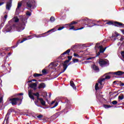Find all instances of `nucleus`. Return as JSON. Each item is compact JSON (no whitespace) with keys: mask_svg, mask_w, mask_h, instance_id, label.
<instances>
[{"mask_svg":"<svg viewBox=\"0 0 124 124\" xmlns=\"http://www.w3.org/2000/svg\"><path fill=\"white\" fill-rule=\"evenodd\" d=\"M28 95L31 99H32V100H34V96L33 95L36 96L37 100L40 101L41 104H42V105H43V106H45V101L43 100V98H39V96H40V94H39V93L38 92H37L36 93H33L32 90H30L28 91Z\"/></svg>","mask_w":124,"mask_h":124,"instance_id":"f257e3e1","label":"nucleus"},{"mask_svg":"<svg viewBox=\"0 0 124 124\" xmlns=\"http://www.w3.org/2000/svg\"><path fill=\"white\" fill-rule=\"evenodd\" d=\"M92 68L95 71H99V68H98V66H97L94 64H93L92 66Z\"/></svg>","mask_w":124,"mask_h":124,"instance_id":"2eb2a0df","label":"nucleus"},{"mask_svg":"<svg viewBox=\"0 0 124 124\" xmlns=\"http://www.w3.org/2000/svg\"><path fill=\"white\" fill-rule=\"evenodd\" d=\"M2 25V24H1V26Z\"/></svg>","mask_w":124,"mask_h":124,"instance_id":"774afa93","label":"nucleus"},{"mask_svg":"<svg viewBox=\"0 0 124 124\" xmlns=\"http://www.w3.org/2000/svg\"><path fill=\"white\" fill-rule=\"evenodd\" d=\"M8 55L9 56H10V55H11V53H9L8 54Z\"/></svg>","mask_w":124,"mask_h":124,"instance_id":"13d9d810","label":"nucleus"},{"mask_svg":"<svg viewBox=\"0 0 124 124\" xmlns=\"http://www.w3.org/2000/svg\"><path fill=\"white\" fill-rule=\"evenodd\" d=\"M70 53V49H69L67 50L66 51L64 52L63 53H62L60 56H59V59H62V58L64 57V55L66 54H69Z\"/></svg>","mask_w":124,"mask_h":124,"instance_id":"9d476101","label":"nucleus"},{"mask_svg":"<svg viewBox=\"0 0 124 124\" xmlns=\"http://www.w3.org/2000/svg\"><path fill=\"white\" fill-rule=\"evenodd\" d=\"M31 82H32V80H29V81H28V83H31Z\"/></svg>","mask_w":124,"mask_h":124,"instance_id":"603ef678","label":"nucleus"},{"mask_svg":"<svg viewBox=\"0 0 124 124\" xmlns=\"http://www.w3.org/2000/svg\"><path fill=\"white\" fill-rule=\"evenodd\" d=\"M26 21H27V19H26V18H23L22 19V21L23 22H26Z\"/></svg>","mask_w":124,"mask_h":124,"instance_id":"c03bdc74","label":"nucleus"},{"mask_svg":"<svg viewBox=\"0 0 124 124\" xmlns=\"http://www.w3.org/2000/svg\"><path fill=\"white\" fill-rule=\"evenodd\" d=\"M46 87V85L45 84V83H41L39 84L38 88L39 89H44V88H45Z\"/></svg>","mask_w":124,"mask_h":124,"instance_id":"dca6fc26","label":"nucleus"},{"mask_svg":"<svg viewBox=\"0 0 124 124\" xmlns=\"http://www.w3.org/2000/svg\"><path fill=\"white\" fill-rule=\"evenodd\" d=\"M120 41H123L124 40V36H122L120 39Z\"/></svg>","mask_w":124,"mask_h":124,"instance_id":"4c0bfd02","label":"nucleus"},{"mask_svg":"<svg viewBox=\"0 0 124 124\" xmlns=\"http://www.w3.org/2000/svg\"><path fill=\"white\" fill-rule=\"evenodd\" d=\"M87 60L88 61H89V60H92V58H88L87 59Z\"/></svg>","mask_w":124,"mask_h":124,"instance_id":"5fc2aeb1","label":"nucleus"},{"mask_svg":"<svg viewBox=\"0 0 124 124\" xmlns=\"http://www.w3.org/2000/svg\"><path fill=\"white\" fill-rule=\"evenodd\" d=\"M1 28H2V26L0 27V29H1Z\"/></svg>","mask_w":124,"mask_h":124,"instance_id":"e2e57ef3","label":"nucleus"},{"mask_svg":"<svg viewBox=\"0 0 124 124\" xmlns=\"http://www.w3.org/2000/svg\"><path fill=\"white\" fill-rule=\"evenodd\" d=\"M51 93H49V97H51Z\"/></svg>","mask_w":124,"mask_h":124,"instance_id":"6e6d98bb","label":"nucleus"},{"mask_svg":"<svg viewBox=\"0 0 124 124\" xmlns=\"http://www.w3.org/2000/svg\"><path fill=\"white\" fill-rule=\"evenodd\" d=\"M3 3H4V2H0V6L1 5H2V4H3Z\"/></svg>","mask_w":124,"mask_h":124,"instance_id":"09e8293b","label":"nucleus"},{"mask_svg":"<svg viewBox=\"0 0 124 124\" xmlns=\"http://www.w3.org/2000/svg\"><path fill=\"white\" fill-rule=\"evenodd\" d=\"M54 30H55V29H52L47 31L46 32L43 33L42 34H39V35L34 34L33 36H34L35 37H36L37 38H39V37H44L45 36H47V35H48L47 33H48V32H51V31H53V32L55 31H54Z\"/></svg>","mask_w":124,"mask_h":124,"instance_id":"423d86ee","label":"nucleus"},{"mask_svg":"<svg viewBox=\"0 0 124 124\" xmlns=\"http://www.w3.org/2000/svg\"><path fill=\"white\" fill-rule=\"evenodd\" d=\"M103 81H105V78H103L99 79L98 80V83H99L101 85H102V82H103Z\"/></svg>","mask_w":124,"mask_h":124,"instance_id":"412c9836","label":"nucleus"},{"mask_svg":"<svg viewBox=\"0 0 124 124\" xmlns=\"http://www.w3.org/2000/svg\"><path fill=\"white\" fill-rule=\"evenodd\" d=\"M58 102L55 103L54 106L51 108V109H53V108H55V107H57V106H58Z\"/></svg>","mask_w":124,"mask_h":124,"instance_id":"72a5a7b5","label":"nucleus"},{"mask_svg":"<svg viewBox=\"0 0 124 124\" xmlns=\"http://www.w3.org/2000/svg\"><path fill=\"white\" fill-rule=\"evenodd\" d=\"M111 78V77L110 76H106L105 78H104L105 80H106V79H109Z\"/></svg>","mask_w":124,"mask_h":124,"instance_id":"c9c22d12","label":"nucleus"},{"mask_svg":"<svg viewBox=\"0 0 124 124\" xmlns=\"http://www.w3.org/2000/svg\"><path fill=\"white\" fill-rule=\"evenodd\" d=\"M94 26H96V24L94 23Z\"/></svg>","mask_w":124,"mask_h":124,"instance_id":"052dcab7","label":"nucleus"},{"mask_svg":"<svg viewBox=\"0 0 124 124\" xmlns=\"http://www.w3.org/2000/svg\"><path fill=\"white\" fill-rule=\"evenodd\" d=\"M14 19H15V23H18V22H19V18H18V17L15 16L14 17Z\"/></svg>","mask_w":124,"mask_h":124,"instance_id":"cd10ccee","label":"nucleus"},{"mask_svg":"<svg viewBox=\"0 0 124 124\" xmlns=\"http://www.w3.org/2000/svg\"><path fill=\"white\" fill-rule=\"evenodd\" d=\"M22 7V3L21 2H19L17 3V6L16 9V11H19L20 10V8Z\"/></svg>","mask_w":124,"mask_h":124,"instance_id":"a211bd4d","label":"nucleus"},{"mask_svg":"<svg viewBox=\"0 0 124 124\" xmlns=\"http://www.w3.org/2000/svg\"><path fill=\"white\" fill-rule=\"evenodd\" d=\"M2 102V97H0V103H1Z\"/></svg>","mask_w":124,"mask_h":124,"instance_id":"79ce46f5","label":"nucleus"},{"mask_svg":"<svg viewBox=\"0 0 124 124\" xmlns=\"http://www.w3.org/2000/svg\"><path fill=\"white\" fill-rule=\"evenodd\" d=\"M55 102H56V101H53L51 103V105H52V104H54V103H55Z\"/></svg>","mask_w":124,"mask_h":124,"instance_id":"a18cd8bd","label":"nucleus"},{"mask_svg":"<svg viewBox=\"0 0 124 124\" xmlns=\"http://www.w3.org/2000/svg\"><path fill=\"white\" fill-rule=\"evenodd\" d=\"M11 6H12V0H10L9 1L7 2L6 5V9L8 10H10V8H11Z\"/></svg>","mask_w":124,"mask_h":124,"instance_id":"1a4fd4ad","label":"nucleus"},{"mask_svg":"<svg viewBox=\"0 0 124 124\" xmlns=\"http://www.w3.org/2000/svg\"><path fill=\"white\" fill-rule=\"evenodd\" d=\"M118 98H119V99H120V100H123V99H124V95L122 94V95H119L118 96Z\"/></svg>","mask_w":124,"mask_h":124,"instance_id":"bb28decb","label":"nucleus"},{"mask_svg":"<svg viewBox=\"0 0 124 124\" xmlns=\"http://www.w3.org/2000/svg\"><path fill=\"white\" fill-rule=\"evenodd\" d=\"M77 24H78V22L77 21H72L68 25L69 27V30H74V31H79L80 30H83L84 29V27H81L80 28H78L77 29H75V27L74 26H73V25H76Z\"/></svg>","mask_w":124,"mask_h":124,"instance_id":"20e7f679","label":"nucleus"},{"mask_svg":"<svg viewBox=\"0 0 124 124\" xmlns=\"http://www.w3.org/2000/svg\"><path fill=\"white\" fill-rule=\"evenodd\" d=\"M26 6L28 9H34L36 7V1L35 0H27Z\"/></svg>","mask_w":124,"mask_h":124,"instance_id":"f03ea898","label":"nucleus"},{"mask_svg":"<svg viewBox=\"0 0 124 124\" xmlns=\"http://www.w3.org/2000/svg\"><path fill=\"white\" fill-rule=\"evenodd\" d=\"M29 87L31 89L35 88V87H37V82L30 84L29 85Z\"/></svg>","mask_w":124,"mask_h":124,"instance_id":"f3484780","label":"nucleus"},{"mask_svg":"<svg viewBox=\"0 0 124 124\" xmlns=\"http://www.w3.org/2000/svg\"><path fill=\"white\" fill-rule=\"evenodd\" d=\"M114 40H116V38H114Z\"/></svg>","mask_w":124,"mask_h":124,"instance_id":"0e129e2a","label":"nucleus"},{"mask_svg":"<svg viewBox=\"0 0 124 124\" xmlns=\"http://www.w3.org/2000/svg\"><path fill=\"white\" fill-rule=\"evenodd\" d=\"M99 48H100L99 49L100 53H104V52L105 51V50L107 49V47H106L104 48L103 46H99Z\"/></svg>","mask_w":124,"mask_h":124,"instance_id":"4468645a","label":"nucleus"},{"mask_svg":"<svg viewBox=\"0 0 124 124\" xmlns=\"http://www.w3.org/2000/svg\"><path fill=\"white\" fill-rule=\"evenodd\" d=\"M108 74H113L114 75H117L118 76H122L123 74H124V72L122 71H118L115 72H109Z\"/></svg>","mask_w":124,"mask_h":124,"instance_id":"0eeeda50","label":"nucleus"},{"mask_svg":"<svg viewBox=\"0 0 124 124\" xmlns=\"http://www.w3.org/2000/svg\"><path fill=\"white\" fill-rule=\"evenodd\" d=\"M68 60L64 61V62H67L68 63L71 61V59H72V56H67Z\"/></svg>","mask_w":124,"mask_h":124,"instance_id":"aec40b11","label":"nucleus"},{"mask_svg":"<svg viewBox=\"0 0 124 124\" xmlns=\"http://www.w3.org/2000/svg\"><path fill=\"white\" fill-rule=\"evenodd\" d=\"M101 53V52H100V51H99V52H98V53H96V57H98V56H99V55H100Z\"/></svg>","mask_w":124,"mask_h":124,"instance_id":"a19ab883","label":"nucleus"},{"mask_svg":"<svg viewBox=\"0 0 124 124\" xmlns=\"http://www.w3.org/2000/svg\"><path fill=\"white\" fill-rule=\"evenodd\" d=\"M121 55L122 56L123 59H124V53H121Z\"/></svg>","mask_w":124,"mask_h":124,"instance_id":"de8ad7c7","label":"nucleus"},{"mask_svg":"<svg viewBox=\"0 0 124 124\" xmlns=\"http://www.w3.org/2000/svg\"><path fill=\"white\" fill-rule=\"evenodd\" d=\"M59 114H60V112H57V113L55 114V116H57V115H59Z\"/></svg>","mask_w":124,"mask_h":124,"instance_id":"3c124183","label":"nucleus"},{"mask_svg":"<svg viewBox=\"0 0 124 124\" xmlns=\"http://www.w3.org/2000/svg\"><path fill=\"white\" fill-rule=\"evenodd\" d=\"M32 81H33V82H37V80L36 79H32Z\"/></svg>","mask_w":124,"mask_h":124,"instance_id":"8fccbe9b","label":"nucleus"},{"mask_svg":"<svg viewBox=\"0 0 124 124\" xmlns=\"http://www.w3.org/2000/svg\"><path fill=\"white\" fill-rule=\"evenodd\" d=\"M43 74H47V71L46 69H44L42 71Z\"/></svg>","mask_w":124,"mask_h":124,"instance_id":"7c9ffc66","label":"nucleus"},{"mask_svg":"<svg viewBox=\"0 0 124 124\" xmlns=\"http://www.w3.org/2000/svg\"><path fill=\"white\" fill-rule=\"evenodd\" d=\"M120 87H124V83H122V81H120Z\"/></svg>","mask_w":124,"mask_h":124,"instance_id":"58836bf2","label":"nucleus"},{"mask_svg":"<svg viewBox=\"0 0 124 124\" xmlns=\"http://www.w3.org/2000/svg\"><path fill=\"white\" fill-rule=\"evenodd\" d=\"M95 91H97L99 90V87H98V83H96L95 85Z\"/></svg>","mask_w":124,"mask_h":124,"instance_id":"a878e982","label":"nucleus"},{"mask_svg":"<svg viewBox=\"0 0 124 124\" xmlns=\"http://www.w3.org/2000/svg\"><path fill=\"white\" fill-rule=\"evenodd\" d=\"M115 83H116V81H113V84Z\"/></svg>","mask_w":124,"mask_h":124,"instance_id":"680f3d73","label":"nucleus"},{"mask_svg":"<svg viewBox=\"0 0 124 124\" xmlns=\"http://www.w3.org/2000/svg\"><path fill=\"white\" fill-rule=\"evenodd\" d=\"M56 19L55 18V17L52 16L50 17V21L51 22V23H53V22H55Z\"/></svg>","mask_w":124,"mask_h":124,"instance_id":"b1692460","label":"nucleus"},{"mask_svg":"<svg viewBox=\"0 0 124 124\" xmlns=\"http://www.w3.org/2000/svg\"><path fill=\"white\" fill-rule=\"evenodd\" d=\"M106 25H112L113 26H115V27H121L122 26H124V24L122 23L119 22L117 21H115L114 22H113V21H108L106 23Z\"/></svg>","mask_w":124,"mask_h":124,"instance_id":"39448f33","label":"nucleus"},{"mask_svg":"<svg viewBox=\"0 0 124 124\" xmlns=\"http://www.w3.org/2000/svg\"><path fill=\"white\" fill-rule=\"evenodd\" d=\"M71 63H72V62H70L68 64V65H70V64H71Z\"/></svg>","mask_w":124,"mask_h":124,"instance_id":"4d7b16f0","label":"nucleus"},{"mask_svg":"<svg viewBox=\"0 0 124 124\" xmlns=\"http://www.w3.org/2000/svg\"><path fill=\"white\" fill-rule=\"evenodd\" d=\"M26 40H27V38H23V39L21 41L19 40L18 42H17L16 45L14 46V48H16V47H17L20 43H23V42L26 41Z\"/></svg>","mask_w":124,"mask_h":124,"instance_id":"ddd939ff","label":"nucleus"},{"mask_svg":"<svg viewBox=\"0 0 124 124\" xmlns=\"http://www.w3.org/2000/svg\"><path fill=\"white\" fill-rule=\"evenodd\" d=\"M25 29L24 27H23V24H19L17 27H16V30L17 31H21Z\"/></svg>","mask_w":124,"mask_h":124,"instance_id":"f8f14e48","label":"nucleus"},{"mask_svg":"<svg viewBox=\"0 0 124 124\" xmlns=\"http://www.w3.org/2000/svg\"><path fill=\"white\" fill-rule=\"evenodd\" d=\"M46 96H48V95H47V93H46Z\"/></svg>","mask_w":124,"mask_h":124,"instance_id":"bf43d9fd","label":"nucleus"},{"mask_svg":"<svg viewBox=\"0 0 124 124\" xmlns=\"http://www.w3.org/2000/svg\"><path fill=\"white\" fill-rule=\"evenodd\" d=\"M119 35H120V34L117 32H115V35H114V34H112L111 37H112V38H114V37H118V36H119Z\"/></svg>","mask_w":124,"mask_h":124,"instance_id":"4be33fe9","label":"nucleus"},{"mask_svg":"<svg viewBox=\"0 0 124 124\" xmlns=\"http://www.w3.org/2000/svg\"><path fill=\"white\" fill-rule=\"evenodd\" d=\"M99 63L100 66H103L104 65H105V64H107V62L101 59L99 61Z\"/></svg>","mask_w":124,"mask_h":124,"instance_id":"9b49d317","label":"nucleus"},{"mask_svg":"<svg viewBox=\"0 0 124 124\" xmlns=\"http://www.w3.org/2000/svg\"><path fill=\"white\" fill-rule=\"evenodd\" d=\"M16 95H24V93H19L16 94Z\"/></svg>","mask_w":124,"mask_h":124,"instance_id":"ea45409f","label":"nucleus"},{"mask_svg":"<svg viewBox=\"0 0 124 124\" xmlns=\"http://www.w3.org/2000/svg\"><path fill=\"white\" fill-rule=\"evenodd\" d=\"M104 107L106 109H107V108H111L112 107V106H110L108 105H104Z\"/></svg>","mask_w":124,"mask_h":124,"instance_id":"393cba45","label":"nucleus"},{"mask_svg":"<svg viewBox=\"0 0 124 124\" xmlns=\"http://www.w3.org/2000/svg\"><path fill=\"white\" fill-rule=\"evenodd\" d=\"M73 62L74 63H76V62H79V60L77 59H73Z\"/></svg>","mask_w":124,"mask_h":124,"instance_id":"c85d7f7f","label":"nucleus"},{"mask_svg":"<svg viewBox=\"0 0 124 124\" xmlns=\"http://www.w3.org/2000/svg\"><path fill=\"white\" fill-rule=\"evenodd\" d=\"M67 62H64V63L63 64V70L62 71H61L59 74L58 75H61V74H62V73H63V72H64V71H65V70H66V69L67 68V67H68V65H67Z\"/></svg>","mask_w":124,"mask_h":124,"instance_id":"6e6552de","label":"nucleus"},{"mask_svg":"<svg viewBox=\"0 0 124 124\" xmlns=\"http://www.w3.org/2000/svg\"><path fill=\"white\" fill-rule=\"evenodd\" d=\"M26 15H27V16H31V13L28 11L26 13Z\"/></svg>","mask_w":124,"mask_h":124,"instance_id":"473e14b6","label":"nucleus"},{"mask_svg":"<svg viewBox=\"0 0 124 124\" xmlns=\"http://www.w3.org/2000/svg\"><path fill=\"white\" fill-rule=\"evenodd\" d=\"M22 99L18 97L11 98L9 99V101H10V103L12 105H17L18 101H20L18 104V105H20L22 104Z\"/></svg>","mask_w":124,"mask_h":124,"instance_id":"7ed1b4c3","label":"nucleus"},{"mask_svg":"<svg viewBox=\"0 0 124 124\" xmlns=\"http://www.w3.org/2000/svg\"><path fill=\"white\" fill-rule=\"evenodd\" d=\"M23 25H25L26 24H25V23H23Z\"/></svg>","mask_w":124,"mask_h":124,"instance_id":"69168bd1","label":"nucleus"},{"mask_svg":"<svg viewBox=\"0 0 124 124\" xmlns=\"http://www.w3.org/2000/svg\"><path fill=\"white\" fill-rule=\"evenodd\" d=\"M32 89H33L34 91H36V87H33Z\"/></svg>","mask_w":124,"mask_h":124,"instance_id":"864d4df0","label":"nucleus"},{"mask_svg":"<svg viewBox=\"0 0 124 124\" xmlns=\"http://www.w3.org/2000/svg\"><path fill=\"white\" fill-rule=\"evenodd\" d=\"M42 74H38V73H35L33 75V76L34 77H41V76H42Z\"/></svg>","mask_w":124,"mask_h":124,"instance_id":"5701e85b","label":"nucleus"},{"mask_svg":"<svg viewBox=\"0 0 124 124\" xmlns=\"http://www.w3.org/2000/svg\"><path fill=\"white\" fill-rule=\"evenodd\" d=\"M121 31H122L123 34H124V30H121Z\"/></svg>","mask_w":124,"mask_h":124,"instance_id":"49530a36","label":"nucleus"},{"mask_svg":"<svg viewBox=\"0 0 124 124\" xmlns=\"http://www.w3.org/2000/svg\"><path fill=\"white\" fill-rule=\"evenodd\" d=\"M37 118H38V119H42V118H43V115H38L37 116Z\"/></svg>","mask_w":124,"mask_h":124,"instance_id":"f704fd0d","label":"nucleus"},{"mask_svg":"<svg viewBox=\"0 0 124 124\" xmlns=\"http://www.w3.org/2000/svg\"><path fill=\"white\" fill-rule=\"evenodd\" d=\"M111 103L113 105H117V104H118V101H117L116 100H114Z\"/></svg>","mask_w":124,"mask_h":124,"instance_id":"c756f323","label":"nucleus"},{"mask_svg":"<svg viewBox=\"0 0 124 124\" xmlns=\"http://www.w3.org/2000/svg\"><path fill=\"white\" fill-rule=\"evenodd\" d=\"M63 29H64V26H62L59 27L57 31H62V30H63Z\"/></svg>","mask_w":124,"mask_h":124,"instance_id":"2f4dec72","label":"nucleus"},{"mask_svg":"<svg viewBox=\"0 0 124 124\" xmlns=\"http://www.w3.org/2000/svg\"><path fill=\"white\" fill-rule=\"evenodd\" d=\"M70 85L72 88H73L74 90H76V86L75 85V84H74V82L73 81H71L70 82Z\"/></svg>","mask_w":124,"mask_h":124,"instance_id":"6ab92c4d","label":"nucleus"},{"mask_svg":"<svg viewBox=\"0 0 124 124\" xmlns=\"http://www.w3.org/2000/svg\"><path fill=\"white\" fill-rule=\"evenodd\" d=\"M74 57H77L78 58L80 57V56H79V55H78V54H77L75 53H74Z\"/></svg>","mask_w":124,"mask_h":124,"instance_id":"e433bc0d","label":"nucleus"},{"mask_svg":"<svg viewBox=\"0 0 124 124\" xmlns=\"http://www.w3.org/2000/svg\"><path fill=\"white\" fill-rule=\"evenodd\" d=\"M5 50H7V49L5 48Z\"/></svg>","mask_w":124,"mask_h":124,"instance_id":"338daca9","label":"nucleus"},{"mask_svg":"<svg viewBox=\"0 0 124 124\" xmlns=\"http://www.w3.org/2000/svg\"><path fill=\"white\" fill-rule=\"evenodd\" d=\"M4 18L5 19H7V15H5L4 16Z\"/></svg>","mask_w":124,"mask_h":124,"instance_id":"37998d69","label":"nucleus"}]
</instances>
